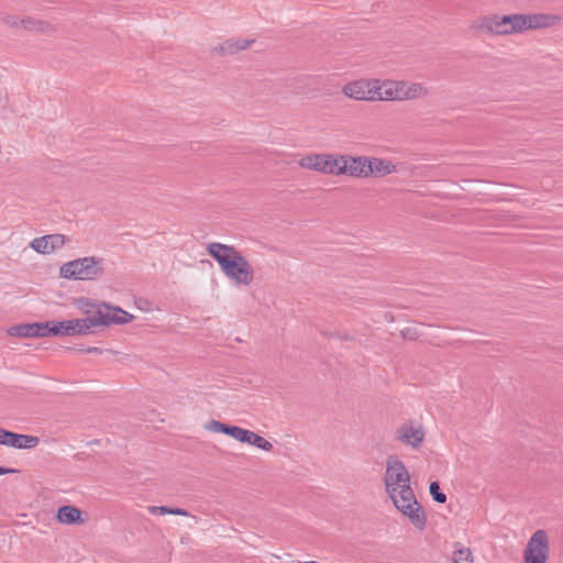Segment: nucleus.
Returning <instances> with one entry per match:
<instances>
[{
  "label": "nucleus",
  "instance_id": "nucleus-9",
  "mask_svg": "<svg viewBox=\"0 0 563 563\" xmlns=\"http://www.w3.org/2000/svg\"><path fill=\"white\" fill-rule=\"evenodd\" d=\"M423 428L413 421H408L399 426L395 431V440L418 450L424 440Z\"/></svg>",
  "mask_w": 563,
  "mask_h": 563
},
{
  "label": "nucleus",
  "instance_id": "nucleus-22",
  "mask_svg": "<svg viewBox=\"0 0 563 563\" xmlns=\"http://www.w3.org/2000/svg\"><path fill=\"white\" fill-rule=\"evenodd\" d=\"M246 443L253 446H256L263 451H271L273 449V444L264 439L263 437L258 435L257 433L250 430Z\"/></svg>",
  "mask_w": 563,
  "mask_h": 563
},
{
  "label": "nucleus",
  "instance_id": "nucleus-19",
  "mask_svg": "<svg viewBox=\"0 0 563 563\" xmlns=\"http://www.w3.org/2000/svg\"><path fill=\"white\" fill-rule=\"evenodd\" d=\"M253 41L245 38H230L221 43L216 49L219 54L232 55L251 46Z\"/></svg>",
  "mask_w": 563,
  "mask_h": 563
},
{
  "label": "nucleus",
  "instance_id": "nucleus-11",
  "mask_svg": "<svg viewBox=\"0 0 563 563\" xmlns=\"http://www.w3.org/2000/svg\"><path fill=\"white\" fill-rule=\"evenodd\" d=\"M396 89L395 101L421 99L429 92L423 84L408 80H396Z\"/></svg>",
  "mask_w": 563,
  "mask_h": 563
},
{
  "label": "nucleus",
  "instance_id": "nucleus-6",
  "mask_svg": "<svg viewBox=\"0 0 563 563\" xmlns=\"http://www.w3.org/2000/svg\"><path fill=\"white\" fill-rule=\"evenodd\" d=\"M343 154L310 153L301 156L297 164L299 167L329 176H342Z\"/></svg>",
  "mask_w": 563,
  "mask_h": 563
},
{
  "label": "nucleus",
  "instance_id": "nucleus-15",
  "mask_svg": "<svg viewBox=\"0 0 563 563\" xmlns=\"http://www.w3.org/2000/svg\"><path fill=\"white\" fill-rule=\"evenodd\" d=\"M8 334L11 336H18V338L49 336L48 323H47V321H45V322L23 323V324L13 325L8 330Z\"/></svg>",
  "mask_w": 563,
  "mask_h": 563
},
{
  "label": "nucleus",
  "instance_id": "nucleus-27",
  "mask_svg": "<svg viewBox=\"0 0 563 563\" xmlns=\"http://www.w3.org/2000/svg\"><path fill=\"white\" fill-rule=\"evenodd\" d=\"M228 424H224L218 420H211L206 424V429L216 433H225Z\"/></svg>",
  "mask_w": 563,
  "mask_h": 563
},
{
  "label": "nucleus",
  "instance_id": "nucleus-28",
  "mask_svg": "<svg viewBox=\"0 0 563 563\" xmlns=\"http://www.w3.org/2000/svg\"><path fill=\"white\" fill-rule=\"evenodd\" d=\"M87 352L92 354H101L103 351L100 347L91 346L87 349Z\"/></svg>",
  "mask_w": 563,
  "mask_h": 563
},
{
  "label": "nucleus",
  "instance_id": "nucleus-5",
  "mask_svg": "<svg viewBox=\"0 0 563 563\" xmlns=\"http://www.w3.org/2000/svg\"><path fill=\"white\" fill-rule=\"evenodd\" d=\"M74 306L86 316L85 318H98L101 316L102 327L111 323L122 324L132 320V316L121 308L98 302L87 297L75 299Z\"/></svg>",
  "mask_w": 563,
  "mask_h": 563
},
{
  "label": "nucleus",
  "instance_id": "nucleus-17",
  "mask_svg": "<svg viewBox=\"0 0 563 563\" xmlns=\"http://www.w3.org/2000/svg\"><path fill=\"white\" fill-rule=\"evenodd\" d=\"M367 178L384 177L396 172V165L387 158L367 156Z\"/></svg>",
  "mask_w": 563,
  "mask_h": 563
},
{
  "label": "nucleus",
  "instance_id": "nucleus-1",
  "mask_svg": "<svg viewBox=\"0 0 563 563\" xmlns=\"http://www.w3.org/2000/svg\"><path fill=\"white\" fill-rule=\"evenodd\" d=\"M384 488L394 507L418 530L427 525V515L411 486V477L404 462L396 455L387 456L383 476Z\"/></svg>",
  "mask_w": 563,
  "mask_h": 563
},
{
  "label": "nucleus",
  "instance_id": "nucleus-24",
  "mask_svg": "<svg viewBox=\"0 0 563 563\" xmlns=\"http://www.w3.org/2000/svg\"><path fill=\"white\" fill-rule=\"evenodd\" d=\"M249 433H250V430H247V429L228 424V428L225 429L224 434L233 438L234 440H236L239 442L246 443Z\"/></svg>",
  "mask_w": 563,
  "mask_h": 563
},
{
  "label": "nucleus",
  "instance_id": "nucleus-2",
  "mask_svg": "<svg viewBox=\"0 0 563 563\" xmlns=\"http://www.w3.org/2000/svg\"><path fill=\"white\" fill-rule=\"evenodd\" d=\"M209 255L218 263L223 275L234 285L249 287L255 279V269L234 246L213 242L208 244Z\"/></svg>",
  "mask_w": 563,
  "mask_h": 563
},
{
  "label": "nucleus",
  "instance_id": "nucleus-14",
  "mask_svg": "<svg viewBox=\"0 0 563 563\" xmlns=\"http://www.w3.org/2000/svg\"><path fill=\"white\" fill-rule=\"evenodd\" d=\"M68 336H85L93 332V328L102 327L101 316L98 318H74L67 320Z\"/></svg>",
  "mask_w": 563,
  "mask_h": 563
},
{
  "label": "nucleus",
  "instance_id": "nucleus-25",
  "mask_svg": "<svg viewBox=\"0 0 563 563\" xmlns=\"http://www.w3.org/2000/svg\"><path fill=\"white\" fill-rule=\"evenodd\" d=\"M429 492L437 503L444 504L446 501V495L440 492V486L438 482H432L430 484Z\"/></svg>",
  "mask_w": 563,
  "mask_h": 563
},
{
  "label": "nucleus",
  "instance_id": "nucleus-21",
  "mask_svg": "<svg viewBox=\"0 0 563 563\" xmlns=\"http://www.w3.org/2000/svg\"><path fill=\"white\" fill-rule=\"evenodd\" d=\"M47 323L49 336H68L67 320H51Z\"/></svg>",
  "mask_w": 563,
  "mask_h": 563
},
{
  "label": "nucleus",
  "instance_id": "nucleus-8",
  "mask_svg": "<svg viewBox=\"0 0 563 563\" xmlns=\"http://www.w3.org/2000/svg\"><path fill=\"white\" fill-rule=\"evenodd\" d=\"M374 78H360L346 82L342 87V93L355 101H375Z\"/></svg>",
  "mask_w": 563,
  "mask_h": 563
},
{
  "label": "nucleus",
  "instance_id": "nucleus-16",
  "mask_svg": "<svg viewBox=\"0 0 563 563\" xmlns=\"http://www.w3.org/2000/svg\"><path fill=\"white\" fill-rule=\"evenodd\" d=\"M55 519L58 523L65 526H81L86 522V516L76 506L63 505L57 508Z\"/></svg>",
  "mask_w": 563,
  "mask_h": 563
},
{
  "label": "nucleus",
  "instance_id": "nucleus-12",
  "mask_svg": "<svg viewBox=\"0 0 563 563\" xmlns=\"http://www.w3.org/2000/svg\"><path fill=\"white\" fill-rule=\"evenodd\" d=\"M367 156L343 154L342 176L350 178H367Z\"/></svg>",
  "mask_w": 563,
  "mask_h": 563
},
{
  "label": "nucleus",
  "instance_id": "nucleus-23",
  "mask_svg": "<svg viewBox=\"0 0 563 563\" xmlns=\"http://www.w3.org/2000/svg\"><path fill=\"white\" fill-rule=\"evenodd\" d=\"M148 511L152 515H177V516H189V512L183 508H170L166 506H150Z\"/></svg>",
  "mask_w": 563,
  "mask_h": 563
},
{
  "label": "nucleus",
  "instance_id": "nucleus-7",
  "mask_svg": "<svg viewBox=\"0 0 563 563\" xmlns=\"http://www.w3.org/2000/svg\"><path fill=\"white\" fill-rule=\"evenodd\" d=\"M550 541L545 530L532 533L523 550V563H547L550 556Z\"/></svg>",
  "mask_w": 563,
  "mask_h": 563
},
{
  "label": "nucleus",
  "instance_id": "nucleus-18",
  "mask_svg": "<svg viewBox=\"0 0 563 563\" xmlns=\"http://www.w3.org/2000/svg\"><path fill=\"white\" fill-rule=\"evenodd\" d=\"M375 101H395L396 80L374 78Z\"/></svg>",
  "mask_w": 563,
  "mask_h": 563
},
{
  "label": "nucleus",
  "instance_id": "nucleus-13",
  "mask_svg": "<svg viewBox=\"0 0 563 563\" xmlns=\"http://www.w3.org/2000/svg\"><path fill=\"white\" fill-rule=\"evenodd\" d=\"M66 242L67 239L64 234L55 233L34 239L30 246L40 254H51L60 250Z\"/></svg>",
  "mask_w": 563,
  "mask_h": 563
},
{
  "label": "nucleus",
  "instance_id": "nucleus-4",
  "mask_svg": "<svg viewBox=\"0 0 563 563\" xmlns=\"http://www.w3.org/2000/svg\"><path fill=\"white\" fill-rule=\"evenodd\" d=\"M104 274V261L99 256H85L68 261L59 267V277L67 280L93 282Z\"/></svg>",
  "mask_w": 563,
  "mask_h": 563
},
{
  "label": "nucleus",
  "instance_id": "nucleus-3",
  "mask_svg": "<svg viewBox=\"0 0 563 563\" xmlns=\"http://www.w3.org/2000/svg\"><path fill=\"white\" fill-rule=\"evenodd\" d=\"M558 21L559 16L554 14H495L484 18L482 26L496 35H509L527 30L550 27Z\"/></svg>",
  "mask_w": 563,
  "mask_h": 563
},
{
  "label": "nucleus",
  "instance_id": "nucleus-26",
  "mask_svg": "<svg viewBox=\"0 0 563 563\" xmlns=\"http://www.w3.org/2000/svg\"><path fill=\"white\" fill-rule=\"evenodd\" d=\"M26 23L27 24L25 25V27L29 30H33V31H37V32H42V33H48L49 31H52V26L43 21L29 20Z\"/></svg>",
  "mask_w": 563,
  "mask_h": 563
},
{
  "label": "nucleus",
  "instance_id": "nucleus-10",
  "mask_svg": "<svg viewBox=\"0 0 563 563\" xmlns=\"http://www.w3.org/2000/svg\"><path fill=\"white\" fill-rule=\"evenodd\" d=\"M40 439L35 435L21 434L0 428V444L16 449L30 450L38 445Z\"/></svg>",
  "mask_w": 563,
  "mask_h": 563
},
{
  "label": "nucleus",
  "instance_id": "nucleus-20",
  "mask_svg": "<svg viewBox=\"0 0 563 563\" xmlns=\"http://www.w3.org/2000/svg\"><path fill=\"white\" fill-rule=\"evenodd\" d=\"M452 560L454 563H474V556L470 548L460 542L453 544Z\"/></svg>",
  "mask_w": 563,
  "mask_h": 563
},
{
  "label": "nucleus",
  "instance_id": "nucleus-29",
  "mask_svg": "<svg viewBox=\"0 0 563 563\" xmlns=\"http://www.w3.org/2000/svg\"><path fill=\"white\" fill-rule=\"evenodd\" d=\"M13 472H15V470L7 468V467H3V466H0V476H1V475H4V474L13 473Z\"/></svg>",
  "mask_w": 563,
  "mask_h": 563
}]
</instances>
